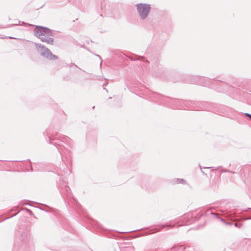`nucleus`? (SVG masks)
Returning a JSON list of instances; mask_svg holds the SVG:
<instances>
[{
  "label": "nucleus",
  "mask_w": 251,
  "mask_h": 251,
  "mask_svg": "<svg viewBox=\"0 0 251 251\" xmlns=\"http://www.w3.org/2000/svg\"><path fill=\"white\" fill-rule=\"evenodd\" d=\"M248 219H251V218H248Z\"/></svg>",
  "instance_id": "11"
},
{
  "label": "nucleus",
  "mask_w": 251,
  "mask_h": 251,
  "mask_svg": "<svg viewBox=\"0 0 251 251\" xmlns=\"http://www.w3.org/2000/svg\"><path fill=\"white\" fill-rule=\"evenodd\" d=\"M234 226H236V227H238V224H237V223H235V224H234Z\"/></svg>",
  "instance_id": "7"
},
{
  "label": "nucleus",
  "mask_w": 251,
  "mask_h": 251,
  "mask_svg": "<svg viewBox=\"0 0 251 251\" xmlns=\"http://www.w3.org/2000/svg\"><path fill=\"white\" fill-rule=\"evenodd\" d=\"M35 204H41V203H39V202H36Z\"/></svg>",
  "instance_id": "10"
},
{
  "label": "nucleus",
  "mask_w": 251,
  "mask_h": 251,
  "mask_svg": "<svg viewBox=\"0 0 251 251\" xmlns=\"http://www.w3.org/2000/svg\"><path fill=\"white\" fill-rule=\"evenodd\" d=\"M35 49L38 53L43 57L50 60H55L58 59V57L52 54L51 51L46 46L41 44H34Z\"/></svg>",
  "instance_id": "3"
},
{
  "label": "nucleus",
  "mask_w": 251,
  "mask_h": 251,
  "mask_svg": "<svg viewBox=\"0 0 251 251\" xmlns=\"http://www.w3.org/2000/svg\"><path fill=\"white\" fill-rule=\"evenodd\" d=\"M175 182L176 183H181L183 184H187V182L183 178H176L175 179Z\"/></svg>",
  "instance_id": "4"
},
{
  "label": "nucleus",
  "mask_w": 251,
  "mask_h": 251,
  "mask_svg": "<svg viewBox=\"0 0 251 251\" xmlns=\"http://www.w3.org/2000/svg\"><path fill=\"white\" fill-rule=\"evenodd\" d=\"M136 10L139 18L145 20L149 16L151 10V5L147 3H138L135 4Z\"/></svg>",
  "instance_id": "2"
},
{
  "label": "nucleus",
  "mask_w": 251,
  "mask_h": 251,
  "mask_svg": "<svg viewBox=\"0 0 251 251\" xmlns=\"http://www.w3.org/2000/svg\"><path fill=\"white\" fill-rule=\"evenodd\" d=\"M245 115L247 116L248 117H249L250 120H251V114L249 113H246Z\"/></svg>",
  "instance_id": "5"
},
{
  "label": "nucleus",
  "mask_w": 251,
  "mask_h": 251,
  "mask_svg": "<svg viewBox=\"0 0 251 251\" xmlns=\"http://www.w3.org/2000/svg\"><path fill=\"white\" fill-rule=\"evenodd\" d=\"M129 248V250H133L134 249V247H130Z\"/></svg>",
  "instance_id": "6"
},
{
  "label": "nucleus",
  "mask_w": 251,
  "mask_h": 251,
  "mask_svg": "<svg viewBox=\"0 0 251 251\" xmlns=\"http://www.w3.org/2000/svg\"><path fill=\"white\" fill-rule=\"evenodd\" d=\"M26 210H27V211H28L30 212V214H31V212L30 211V210H28V209H26Z\"/></svg>",
  "instance_id": "9"
},
{
  "label": "nucleus",
  "mask_w": 251,
  "mask_h": 251,
  "mask_svg": "<svg viewBox=\"0 0 251 251\" xmlns=\"http://www.w3.org/2000/svg\"><path fill=\"white\" fill-rule=\"evenodd\" d=\"M34 32V35L42 42L48 44L53 45L54 40L52 37V32L49 28L37 25L35 27Z\"/></svg>",
  "instance_id": "1"
},
{
  "label": "nucleus",
  "mask_w": 251,
  "mask_h": 251,
  "mask_svg": "<svg viewBox=\"0 0 251 251\" xmlns=\"http://www.w3.org/2000/svg\"><path fill=\"white\" fill-rule=\"evenodd\" d=\"M9 38H10V39H16L15 38H13V37H10V36L9 37Z\"/></svg>",
  "instance_id": "8"
}]
</instances>
